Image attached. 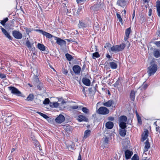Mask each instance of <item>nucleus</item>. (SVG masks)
Wrapping results in <instances>:
<instances>
[{
	"mask_svg": "<svg viewBox=\"0 0 160 160\" xmlns=\"http://www.w3.org/2000/svg\"><path fill=\"white\" fill-rule=\"evenodd\" d=\"M151 65L148 68L147 72L149 76L153 75L157 71L158 66L154 61H152L150 63Z\"/></svg>",
	"mask_w": 160,
	"mask_h": 160,
	"instance_id": "obj_1",
	"label": "nucleus"
},
{
	"mask_svg": "<svg viewBox=\"0 0 160 160\" xmlns=\"http://www.w3.org/2000/svg\"><path fill=\"white\" fill-rule=\"evenodd\" d=\"M34 30V31H36V32L40 34H42L44 36H45L47 38L49 39L52 38V39H53L54 40H63V39H62L60 38L55 37L52 35L51 34L42 30L40 29H36Z\"/></svg>",
	"mask_w": 160,
	"mask_h": 160,
	"instance_id": "obj_2",
	"label": "nucleus"
},
{
	"mask_svg": "<svg viewBox=\"0 0 160 160\" xmlns=\"http://www.w3.org/2000/svg\"><path fill=\"white\" fill-rule=\"evenodd\" d=\"M125 47V44L122 43L120 45L113 46L111 48V50L112 52H119L122 51Z\"/></svg>",
	"mask_w": 160,
	"mask_h": 160,
	"instance_id": "obj_3",
	"label": "nucleus"
},
{
	"mask_svg": "<svg viewBox=\"0 0 160 160\" xmlns=\"http://www.w3.org/2000/svg\"><path fill=\"white\" fill-rule=\"evenodd\" d=\"M127 120V117L125 116H122L119 117V126L121 128H126L127 125L126 122Z\"/></svg>",
	"mask_w": 160,
	"mask_h": 160,
	"instance_id": "obj_4",
	"label": "nucleus"
},
{
	"mask_svg": "<svg viewBox=\"0 0 160 160\" xmlns=\"http://www.w3.org/2000/svg\"><path fill=\"white\" fill-rule=\"evenodd\" d=\"M89 21L88 18L85 20H79L78 24V28H87L89 26Z\"/></svg>",
	"mask_w": 160,
	"mask_h": 160,
	"instance_id": "obj_5",
	"label": "nucleus"
},
{
	"mask_svg": "<svg viewBox=\"0 0 160 160\" xmlns=\"http://www.w3.org/2000/svg\"><path fill=\"white\" fill-rule=\"evenodd\" d=\"M109 112V110L107 108L104 107H100L97 111V112L98 113L102 115L108 114Z\"/></svg>",
	"mask_w": 160,
	"mask_h": 160,
	"instance_id": "obj_6",
	"label": "nucleus"
},
{
	"mask_svg": "<svg viewBox=\"0 0 160 160\" xmlns=\"http://www.w3.org/2000/svg\"><path fill=\"white\" fill-rule=\"evenodd\" d=\"M9 89L11 90V93L14 94L18 96H22L21 92L17 88L14 87H8Z\"/></svg>",
	"mask_w": 160,
	"mask_h": 160,
	"instance_id": "obj_7",
	"label": "nucleus"
},
{
	"mask_svg": "<svg viewBox=\"0 0 160 160\" xmlns=\"http://www.w3.org/2000/svg\"><path fill=\"white\" fill-rule=\"evenodd\" d=\"M12 35L15 38L20 39L22 37V34L19 31L14 30L12 31Z\"/></svg>",
	"mask_w": 160,
	"mask_h": 160,
	"instance_id": "obj_8",
	"label": "nucleus"
},
{
	"mask_svg": "<svg viewBox=\"0 0 160 160\" xmlns=\"http://www.w3.org/2000/svg\"><path fill=\"white\" fill-rule=\"evenodd\" d=\"M64 117L62 114L59 115L55 119L56 122L58 123H61L65 120Z\"/></svg>",
	"mask_w": 160,
	"mask_h": 160,
	"instance_id": "obj_9",
	"label": "nucleus"
},
{
	"mask_svg": "<svg viewBox=\"0 0 160 160\" xmlns=\"http://www.w3.org/2000/svg\"><path fill=\"white\" fill-rule=\"evenodd\" d=\"M33 43L30 42L29 41H27L26 42V45L29 49L32 51H34L35 48L33 46Z\"/></svg>",
	"mask_w": 160,
	"mask_h": 160,
	"instance_id": "obj_10",
	"label": "nucleus"
},
{
	"mask_svg": "<svg viewBox=\"0 0 160 160\" xmlns=\"http://www.w3.org/2000/svg\"><path fill=\"white\" fill-rule=\"evenodd\" d=\"M72 69L75 74H78L80 73L81 68L79 66L75 65L73 66Z\"/></svg>",
	"mask_w": 160,
	"mask_h": 160,
	"instance_id": "obj_11",
	"label": "nucleus"
},
{
	"mask_svg": "<svg viewBox=\"0 0 160 160\" xmlns=\"http://www.w3.org/2000/svg\"><path fill=\"white\" fill-rule=\"evenodd\" d=\"M153 55L156 58L160 57V49L154 48L153 49Z\"/></svg>",
	"mask_w": 160,
	"mask_h": 160,
	"instance_id": "obj_12",
	"label": "nucleus"
},
{
	"mask_svg": "<svg viewBox=\"0 0 160 160\" xmlns=\"http://www.w3.org/2000/svg\"><path fill=\"white\" fill-rule=\"evenodd\" d=\"M117 4L118 5L123 8L126 6L127 3L125 0H118Z\"/></svg>",
	"mask_w": 160,
	"mask_h": 160,
	"instance_id": "obj_13",
	"label": "nucleus"
},
{
	"mask_svg": "<svg viewBox=\"0 0 160 160\" xmlns=\"http://www.w3.org/2000/svg\"><path fill=\"white\" fill-rule=\"evenodd\" d=\"M131 32V28H127L125 31V36L124 37V40H127L129 38V34Z\"/></svg>",
	"mask_w": 160,
	"mask_h": 160,
	"instance_id": "obj_14",
	"label": "nucleus"
},
{
	"mask_svg": "<svg viewBox=\"0 0 160 160\" xmlns=\"http://www.w3.org/2000/svg\"><path fill=\"white\" fill-rule=\"evenodd\" d=\"M0 28L3 33L5 35V36L9 39H11L12 37L10 36V34L7 32V31L4 28H2V26H0Z\"/></svg>",
	"mask_w": 160,
	"mask_h": 160,
	"instance_id": "obj_15",
	"label": "nucleus"
},
{
	"mask_svg": "<svg viewBox=\"0 0 160 160\" xmlns=\"http://www.w3.org/2000/svg\"><path fill=\"white\" fill-rule=\"evenodd\" d=\"M114 103V101L113 100H110L106 102H103V105L106 107H109L111 106Z\"/></svg>",
	"mask_w": 160,
	"mask_h": 160,
	"instance_id": "obj_16",
	"label": "nucleus"
},
{
	"mask_svg": "<svg viewBox=\"0 0 160 160\" xmlns=\"http://www.w3.org/2000/svg\"><path fill=\"white\" fill-rule=\"evenodd\" d=\"M24 28L26 31V33L27 34L28 36V37L27 38V40H28L29 38H30L29 33L32 31H34V29H33L32 28H27L26 27H24Z\"/></svg>",
	"mask_w": 160,
	"mask_h": 160,
	"instance_id": "obj_17",
	"label": "nucleus"
},
{
	"mask_svg": "<svg viewBox=\"0 0 160 160\" xmlns=\"http://www.w3.org/2000/svg\"><path fill=\"white\" fill-rule=\"evenodd\" d=\"M82 82L85 85L87 86H89L90 85L91 82L90 80L86 78H83L82 79Z\"/></svg>",
	"mask_w": 160,
	"mask_h": 160,
	"instance_id": "obj_18",
	"label": "nucleus"
},
{
	"mask_svg": "<svg viewBox=\"0 0 160 160\" xmlns=\"http://www.w3.org/2000/svg\"><path fill=\"white\" fill-rule=\"evenodd\" d=\"M78 120L79 122L85 121L88 122V119L87 118L83 115H81L78 116Z\"/></svg>",
	"mask_w": 160,
	"mask_h": 160,
	"instance_id": "obj_19",
	"label": "nucleus"
},
{
	"mask_svg": "<svg viewBox=\"0 0 160 160\" xmlns=\"http://www.w3.org/2000/svg\"><path fill=\"white\" fill-rule=\"evenodd\" d=\"M158 16L160 17V1L158 0L156 2Z\"/></svg>",
	"mask_w": 160,
	"mask_h": 160,
	"instance_id": "obj_20",
	"label": "nucleus"
},
{
	"mask_svg": "<svg viewBox=\"0 0 160 160\" xmlns=\"http://www.w3.org/2000/svg\"><path fill=\"white\" fill-rule=\"evenodd\" d=\"M125 128H121L119 129V133L122 137H124L126 135V131L125 129Z\"/></svg>",
	"mask_w": 160,
	"mask_h": 160,
	"instance_id": "obj_21",
	"label": "nucleus"
},
{
	"mask_svg": "<svg viewBox=\"0 0 160 160\" xmlns=\"http://www.w3.org/2000/svg\"><path fill=\"white\" fill-rule=\"evenodd\" d=\"M113 123L110 121L107 122L106 124V127L108 129H111L113 127Z\"/></svg>",
	"mask_w": 160,
	"mask_h": 160,
	"instance_id": "obj_22",
	"label": "nucleus"
},
{
	"mask_svg": "<svg viewBox=\"0 0 160 160\" xmlns=\"http://www.w3.org/2000/svg\"><path fill=\"white\" fill-rule=\"evenodd\" d=\"M132 154V153L129 150H127L125 152V157L126 159L130 158Z\"/></svg>",
	"mask_w": 160,
	"mask_h": 160,
	"instance_id": "obj_23",
	"label": "nucleus"
},
{
	"mask_svg": "<svg viewBox=\"0 0 160 160\" xmlns=\"http://www.w3.org/2000/svg\"><path fill=\"white\" fill-rule=\"evenodd\" d=\"M32 82L34 86H36L39 82L38 77H33Z\"/></svg>",
	"mask_w": 160,
	"mask_h": 160,
	"instance_id": "obj_24",
	"label": "nucleus"
},
{
	"mask_svg": "<svg viewBox=\"0 0 160 160\" xmlns=\"http://www.w3.org/2000/svg\"><path fill=\"white\" fill-rule=\"evenodd\" d=\"M148 130H146L144 131V133L142 135V141H143L145 140L148 137Z\"/></svg>",
	"mask_w": 160,
	"mask_h": 160,
	"instance_id": "obj_25",
	"label": "nucleus"
},
{
	"mask_svg": "<svg viewBox=\"0 0 160 160\" xmlns=\"http://www.w3.org/2000/svg\"><path fill=\"white\" fill-rule=\"evenodd\" d=\"M109 66L112 69H116L117 68V65L115 62H110L109 63Z\"/></svg>",
	"mask_w": 160,
	"mask_h": 160,
	"instance_id": "obj_26",
	"label": "nucleus"
},
{
	"mask_svg": "<svg viewBox=\"0 0 160 160\" xmlns=\"http://www.w3.org/2000/svg\"><path fill=\"white\" fill-rule=\"evenodd\" d=\"M91 131L89 129L86 130L84 133V135L83 138L85 139L86 138L88 137H89Z\"/></svg>",
	"mask_w": 160,
	"mask_h": 160,
	"instance_id": "obj_27",
	"label": "nucleus"
},
{
	"mask_svg": "<svg viewBox=\"0 0 160 160\" xmlns=\"http://www.w3.org/2000/svg\"><path fill=\"white\" fill-rule=\"evenodd\" d=\"M38 48L40 50L44 51L45 50V47L42 44L38 43L37 45Z\"/></svg>",
	"mask_w": 160,
	"mask_h": 160,
	"instance_id": "obj_28",
	"label": "nucleus"
},
{
	"mask_svg": "<svg viewBox=\"0 0 160 160\" xmlns=\"http://www.w3.org/2000/svg\"><path fill=\"white\" fill-rule=\"evenodd\" d=\"M12 118L11 116L7 117L5 119V121L7 126L10 125L11 122Z\"/></svg>",
	"mask_w": 160,
	"mask_h": 160,
	"instance_id": "obj_29",
	"label": "nucleus"
},
{
	"mask_svg": "<svg viewBox=\"0 0 160 160\" xmlns=\"http://www.w3.org/2000/svg\"><path fill=\"white\" fill-rule=\"evenodd\" d=\"M96 91V88L94 87H92L89 89V93L94 94Z\"/></svg>",
	"mask_w": 160,
	"mask_h": 160,
	"instance_id": "obj_30",
	"label": "nucleus"
},
{
	"mask_svg": "<svg viewBox=\"0 0 160 160\" xmlns=\"http://www.w3.org/2000/svg\"><path fill=\"white\" fill-rule=\"evenodd\" d=\"M150 147V144L148 142V140H147L145 142V146L144 152H146L148 151V150Z\"/></svg>",
	"mask_w": 160,
	"mask_h": 160,
	"instance_id": "obj_31",
	"label": "nucleus"
},
{
	"mask_svg": "<svg viewBox=\"0 0 160 160\" xmlns=\"http://www.w3.org/2000/svg\"><path fill=\"white\" fill-rule=\"evenodd\" d=\"M135 94V92L133 90H132L130 94V98L131 100L132 101H134V100Z\"/></svg>",
	"mask_w": 160,
	"mask_h": 160,
	"instance_id": "obj_32",
	"label": "nucleus"
},
{
	"mask_svg": "<svg viewBox=\"0 0 160 160\" xmlns=\"http://www.w3.org/2000/svg\"><path fill=\"white\" fill-rule=\"evenodd\" d=\"M56 42L61 46L66 45L65 41H57Z\"/></svg>",
	"mask_w": 160,
	"mask_h": 160,
	"instance_id": "obj_33",
	"label": "nucleus"
},
{
	"mask_svg": "<svg viewBox=\"0 0 160 160\" xmlns=\"http://www.w3.org/2000/svg\"><path fill=\"white\" fill-rule=\"evenodd\" d=\"M64 129L67 132H70L72 130V127L70 126H67L64 127Z\"/></svg>",
	"mask_w": 160,
	"mask_h": 160,
	"instance_id": "obj_34",
	"label": "nucleus"
},
{
	"mask_svg": "<svg viewBox=\"0 0 160 160\" xmlns=\"http://www.w3.org/2000/svg\"><path fill=\"white\" fill-rule=\"evenodd\" d=\"M37 113H38V114H39L40 116L44 118H45L47 120L49 118V117L48 116H47V115H46L43 113H42L39 112H37Z\"/></svg>",
	"mask_w": 160,
	"mask_h": 160,
	"instance_id": "obj_35",
	"label": "nucleus"
},
{
	"mask_svg": "<svg viewBox=\"0 0 160 160\" xmlns=\"http://www.w3.org/2000/svg\"><path fill=\"white\" fill-rule=\"evenodd\" d=\"M34 98V96L32 94H30L28 96L27 99L28 101H32Z\"/></svg>",
	"mask_w": 160,
	"mask_h": 160,
	"instance_id": "obj_36",
	"label": "nucleus"
},
{
	"mask_svg": "<svg viewBox=\"0 0 160 160\" xmlns=\"http://www.w3.org/2000/svg\"><path fill=\"white\" fill-rule=\"evenodd\" d=\"M117 18L118 19L119 21L120 22L122 25H123L122 19L121 17V16L120 14L118 13H117Z\"/></svg>",
	"mask_w": 160,
	"mask_h": 160,
	"instance_id": "obj_37",
	"label": "nucleus"
},
{
	"mask_svg": "<svg viewBox=\"0 0 160 160\" xmlns=\"http://www.w3.org/2000/svg\"><path fill=\"white\" fill-rule=\"evenodd\" d=\"M94 29L98 31L100 29V27L99 24L97 22L94 24Z\"/></svg>",
	"mask_w": 160,
	"mask_h": 160,
	"instance_id": "obj_38",
	"label": "nucleus"
},
{
	"mask_svg": "<svg viewBox=\"0 0 160 160\" xmlns=\"http://www.w3.org/2000/svg\"><path fill=\"white\" fill-rule=\"evenodd\" d=\"M8 18H6L3 20L1 21L0 23L3 26L5 25L6 22L8 21Z\"/></svg>",
	"mask_w": 160,
	"mask_h": 160,
	"instance_id": "obj_39",
	"label": "nucleus"
},
{
	"mask_svg": "<svg viewBox=\"0 0 160 160\" xmlns=\"http://www.w3.org/2000/svg\"><path fill=\"white\" fill-rule=\"evenodd\" d=\"M65 56L68 60L69 61H70L73 58L72 56L68 53L66 54Z\"/></svg>",
	"mask_w": 160,
	"mask_h": 160,
	"instance_id": "obj_40",
	"label": "nucleus"
},
{
	"mask_svg": "<svg viewBox=\"0 0 160 160\" xmlns=\"http://www.w3.org/2000/svg\"><path fill=\"white\" fill-rule=\"evenodd\" d=\"M136 115L137 118L138 123L140 124H142V120L141 119V118L139 116V115L138 114L137 112H136Z\"/></svg>",
	"mask_w": 160,
	"mask_h": 160,
	"instance_id": "obj_41",
	"label": "nucleus"
},
{
	"mask_svg": "<svg viewBox=\"0 0 160 160\" xmlns=\"http://www.w3.org/2000/svg\"><path fill=\"white\" fill-rule=\"evenodd\" d=\"M32 72L34 74V77H38V71L37 68H35L32 71Z\"/></svg>",
	"mask_w": 160,
	"mask_h": 160,
	"instance_id": "obj_42",
	"label": "nucleus"
},
{
	"mask_svg": "<svg viewBox=\"0 0 160 160\" xmlns=\"http://www.w3.org/2000/svg\"><path fill=\"white\" fill-rule=\"evenodd\" d=\"M100 57V55L98 52H97L94 53L92 54V58H98Z\"/></svg>",
	"mask_w": 160,
	"mask_h": 160,
	"instance_id": "obj_43",
	"label": "nucleus"
},
{
	"mask_svg": "<svg viewBox=\"0 0 160 160\" xmlns=\"http://www.w3.org/2000/svg\"><path fill=\"white\" fill-rule=\"evenodd\" d=\"M82 111L85 113L88 114L89 113V110L86 107H83L82 108Z\"/></svg>",
	"mask_w": 160,
	"mask_h": 160,
	"instance_id": "obj_44",
	"label": "nucleus"
},
{
	"mask_svg": "<svg viewBox=\"0 0 160 160\" xmlns=\"http://www.w3.org/2000/svg\"><path fill=\"white\" fill-rule=\"evenodd\" d=\"M34 141L33 142L34 143L35 145L36 146L38 147L39 148V150H40V148L39 147V143L38 141L36 140H34Z\"/></svg>",
	"mask_w": 160,
	"mask_h": 160,
	"instance_id": "obj_45",
	"label": "nucleus"
},
{
	"mask_svg": "<svg viewBox=\"0 0 160 160\" xmlns=\"http://www.w3.org/2000/svg\"><path fill=\"white\" fill-rule=\"evenodd\" d=\"M36 86L39 89L41 90L42 88V83L39 82Z\"/></svg>",
	"mask_w": 160,
	"mask_h": 160,
	"instance_id": "obj_46",
	"label": "nucleus"
},
{
	"mask_svg": "<svg viewBox=\"0 0 160 160\" xmlns=\"http://www.w3.org/2000/svg\"><path fill=\"white\" fill-rule=\"evenodd\" d=\"M99 4H95L92 7V8H94V10H98L99 9Z\"/></svg>",
	"mask_w": 160,
	"mask_h": 160,
	"instance_id": "obj_47",
	"label": "nucleus"
},
{
	"mask_svg": "<svg viewBox=\"0 0 160 160\" xmlns=\"http://www.w3.org/2000/svg\"><path fill=\"white\" fill-rule=\"evenodd\" d=\"M132 160H138L139 157L136 154H135L132 158Z\"/></svg>",
	"mask_w": 160,
	"mask_h": 160,
	"instance_id": "obj_48",
	"label": "nucleus"
},
{
	"mask_svg": "<svg viewBox=\"0 0 160 160\" xmlns=\"http://www.w3.org/2000/svg\"><path fill=\"white\" fill-rule=\"evenodd\" d=\"M148 85L147 84L143 83L141 87V89H145L148 87Z\"/></svg>",
	"mask_w": 160,
	"mask_h": 160,
	"instance_id": "obj_49",
	"label": "nucleus"
},
{
	"mask_svg": "<svg viewBox=\"0 0 160 160\" xmlns=\"http://www.w3.org/2000/svg\"><path fill=\"white\" fill-rule=\"evenodd\" d=\"M50 100L48 98H46L43 101V103L44 104H47L49 103Z\"/></svg>",
	"mask_w": 160,
	"mask_h": 160,
	"instance_id": "obj_50",
	"label": "nucleus"
},
{
	"mask_svg": "<svg viewBox=\"0 0 160 160\" xmlns=\"http://www.w3.org/2000/svg\"><path fill=\"white\" fill-rule=\"evenodd\" d=\"M154 124L156 126V131L158 132H160V127L159 126H158L156 124V122H155L154 123Z\"/></svg>",
	"mask_w": 160,
	"mask_h": 160,
	"instance_id": "obj_51",
	"label": "nucleus"
},
{
	"mask_svg": "<svg viewBox=\"0 0 160 160\" xmlns=\"http://www.w3.org/2000/svg\"><path fill=\"white\" fill-rule=\"evenodd\" d=\"M104 142L105 143L108 144V138L105 137L104 138Z\"/></svg>",
	"mask_w": 160,
	"mask_h": 160,
	"instance_id": "obj_52",
	"label": "nucleus"
},
{
	"mask_svg": "<svg viewBox=\"0 0 160 160\" xmlns=\"http://www.w3.org/2000/svg\"><path fill=\"white\" fill-rule=\"evenodd\" d=\"M59 105V104L57 102H54L53 107L57 108Z\"/></svg>",
	"mask_w": 160,
	"mask_h": 160,
	"instance_id": "obj_53",
	"label": "nucleus"
},
{
	"mask_svg": "<svg viewBox=\"0 0 160 160\" xmlns=\"http://www.w3.org/2000/svg\"><path fill=\"white\" fill-rule=\"evenodd\" d=\"M83 7L81 6L80 7L77 11V12L78 13H79L80 12L82 11V9H83Z\"/></svg>",
	"mask_w": 160,
	"mask_h": 160,
	"instance_id": "obj_54",
	"label": "nucleus"
},
{
	"mask_svg": "<svg viewBox=\"0 0 160 160\" xmlns=\"http://www.w3.org/2000/svg\"><path fill=\"white\" fill-rule=\"evenodd\" d=\"M154 44L158 47H160V41L154 42Z\"/></svg>",
	"mask_w": 160,
	"mask_h": 160,
	"instance_id": "obj_55",
	"label": "nucleus"
},
{
	"mask_svg": "<svg viewBox=\"0 0 160 160\" xmlns=\"http://www.w3.org/2000/svg\"><path fill=\"white\" fill-rule=\"evenodd\" d=\"M78 107V106H72L70 107V108L73 109H77Z\"/></svg>",
	"mask_w": 160,
	"mask_h": 160,
	"instance_id": "obj_56",
	"label": "nucleus"
},
{
	"mask_svg": "<svg viewBox=\"0 0 160 160\" xmlns=\"http://www.w3.org/2000/svg\"><path fill=\"white\" fill-rule=\"evenodd\" d=\"M6 76L4 74H1L0 75V77L2 78H6Z\"/></svg>",
	"mask_w": 160,
	"mask_h": 160,
	"instance_id": "obj_57",
	"label": "nucleus"
},
{
	"mask_svg": "<svg viewBox=\"0 0 160 160\" xmlns=\"http://www.w3.org/2000/svg\"><path fill=\"white\" fill-rule=\"evenodd\" d=\"M62 72L63 73L66 75L68 73V71H67V70H66L64 69L63 70Z\"/></svg>",
	"mask_w": 160,
	"mask_h": 160,
	"instance_id": "obj_58",
	"label": "nucleus"
},
{
	"mask_svg": "<svg viewBox=\"0 0 160 160\" xmlns=\"http://www.w3.org/2000/svg\"><path fill=\"white\" fill-rule=\"evenodd\" d=\"M85 1H86V0H76V1L78 3L83 2Z\"/></svg>",
	"mask_w": 160,
	"mask_h": 160,
	"instance_id": "obj_59",
	"label": "nucleus"
},
{
	"mask_svg": "<svg viewBox=\"0 0 160 160\" xmlns=\"http://www.w3.org/2000/svg\"><path fill=\"white\" fill-rule=\"evenodd\" d=\"M68 148H69L71 149V150H73V149H74V146H73V145H70V146H69L68 147Z\"/></svg>",
	"mask_w": 160,
	"mask_h": 160,
	"instance_id": "obj_60",
	"label": "nucleus"
},
{
	"mask_svg": "<svg viewBox=\"0 0 160 160\" xmlns=\"http://www.w3.org/2000/svg\"><path fill=\"white\" fill-rule=\"evenodd\" d=\"M78 160H82L81 155L79 153V155L78 157Z\"/></svg>",
	"mask_w": 160,
	"mask_h": 160,
	"instance_id": "obj_61",
	"label": "nucleus"
},
{
	"mask_svg": "<svg viewBox=\"0 0 160 160\" xmlns=\"http://www.w3.org/2000/svg\"><path fill=\"white\" fill-rule=\"evenodd\" d=\"M53 105H54V102H50V106L51 107L53 108Z\"/></svg>",
	"mask_w": 160,
	"mask_h": 160,
	"instance_id": "obj_62",
	"label": "nucleus"
},
{
	"mask_svg": "<svg viewBox=\"0 0 160 160\" xmlns=\"http://www.w3.org/2000/svg\"><path fill=\"white\" fill-rule=\"evenodd\" d=\"M135 10H134L133 13L132 14V19H133V18H134V17H135Z\"/></svg>",
	"mask_w": 160,
	"mask_h": 160,
	"instance_id": "obj_63",
	"label": "nucleus"
},
{
	"mask_svg": "<svg viewBox=\"0 0 160 160\" xmlns=\"http://www.w3.org/2000/svg\"><path fill=\"white\" fill-rule=\"evenodd\" d=\"M148 13V15L151 16L152 14V10L151 9L149 10Z\"/></svg>",
	"mask_w": 160,
	"mask_h": 160,
	"instance_id": "obj_64",
	"label": "nucleus"
}]
</instances>
